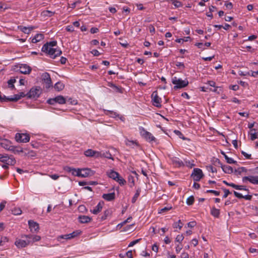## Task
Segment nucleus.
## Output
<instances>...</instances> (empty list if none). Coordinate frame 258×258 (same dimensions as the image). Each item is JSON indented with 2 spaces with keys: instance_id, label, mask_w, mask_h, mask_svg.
Here are the masks:
<instances>
[{
  "instance_id": "nucleus-1",
  "label": "nucleus",
  "mask_w": 258,
  "mask_h": 258,
  "mask_svg": "<svg viewBox=\"0 0 258 258\" xmlns=\"http://www.w3.org/2000/svg\"><path fill=\"white\" fill-rule=\"evenodd\" d=\"M41 51L53 59L60 55L62 53L61 50L57 46L56 41L47 42L44 44L41 48Z\"/></svg>"
},
{
  "instance_id": "nucleus-2",
  "label": "nucleus",
  "mask_w": 258,
  "mask_h": 258,
  "mask_svg": "<svg viewBox=\"0 0 258 258\" xmlns=\"http://www.w3.org/2000/svg\"><path fill=\"white\" fill-rule=\"evenodd\" d=\"M172 83L174 85V89L175 90L184 88L187 86L188 84V82L186 79L182 80L180 78H178L176 77L172 78Z\"/></svg>"
},
{
  "instance_id": "nucleus-3",
  "label": "nucleus",
  "mask_w": 258,
  "mask_h": 258,
  "mask_svg": "<svg viewBox=\"0 0 258 258\" xmlns=\"http://www.w3.org/2000/svg\"><path fill=\"white\" fill-rule=\"evenodd\" d=\"M92 174V170L89 168L77 169L76 176L87 177Z\"/></svg>"
},
{
  "instance_id": "nucleus-4",
  "label": "nucleus",
  "mask_w": 258,
  "mask_h": 258,
  "mask_svg": "<svg viewBox=\"0 0 258 258\" xmlns=\"http://www.w3.org/2000/svg\"><path fill=\"white\" fill-rule=\"evenodd\" d=\"M15 244L18 248H22L30 244V241L28 238H16Z\"/></svg>"
},
{
  "instance_id": "nucleus-5",
  "label": "nucleus",
  "mask_w": 258,
  "mask_h": 258,
  "mask_svg": "<svg viewBox=\"0 0 258 258\" xmlns=\"http://www.w3.org/2000/svg\"><path fill=\"white\" fill-rule=\"evenodd\" d=\"M191 176L195 181H200L204 176L202 170L200 168H194Z\"/></svg>"
},
{
  "instance_id": "nucleus-6",
  "label": "nucleus",
  "mask_w": 258,
  "mask_h": 258,
  "mask_svg": "<svg viewBox=\"0 0 258 258\" xmlns=\"http://www.w3.org/2000/svg\"><path fill=\"white\" fill-rule=\"evenodd\" d=\"M41 93L40 87L32 88L27 94L28 97L36 99L38 98Z\"/></svg>"
},
{
  "instance_id": "nucleus-7",
  "label": "nucleus",
  "mask_w": 258,
  "mask_h": 258,
  "mask_svg": "<svg viewBox=\"0 0 258 258\" xmlns=\"http://www.w3.org/2000/svg\"><path fill=\"white\" fill-rule=\"evenodd\" d=\"M169 159L171 161L172 164L175 167L180 168L184 166V162L179 158L173 156H170Z\"/></svg>"
},
{
  "instance_id": "nucleus-8",
  "label": "nucleus",
  "mask_w": 258,
  "mask_h": 258,
  "mask_svg": "<svg viewBox=\"0 0 258 258\" xmlns=\"http://www.w3.org/2000/svg\"><path fill=\"white\" fill-rule=\"evenodd\" d=\"M152 100L154 106L158 108L161 107V99L158 96L157 91H154L152 93Z\"/></svg>"
},
{
  "instance_id": "nucleus-9",
  "label": "nucleus",
  "mask_w": 258,
  "mask_h": 258,
  "mask_svg": "<svg viewBox=\"0 0 258 258\" xmlns=\"http://www.w3.org/2000/svg\"><path fill=\"white\" fill-rule=\"evenodd\" d=\"M47 103L51 105H53L56 103L60 104H63L66 103V99L62 96H58L55 98L49 99L47 100Z\"/></svg>"
},
{
  "instance_id": "nucleus-10",
  "label": "nucleus",
  "mask_w": 258,
  "mask_h": 258,
  "mask_svg": "<svg viewBox=\"0 0 258 258\" xmlns=\"http://www.w3.org/2000/svg\"><path fill=\"white\" fill-rule=\"evenodd\" d=\"M15 138L18 142L27 143L30 140L29 136L26 134L17 133L16 135Z\"/></svg>"
},
{
  "instance_id": "nucleus-11",
  "label": "nucleus",
  "mask_w": 258,
  "mask_h": 258,
  "mask_svg": "<svg viewBox=\"0 0 258 258\" xmlns=\"http://www.w3.org/2000/svg\"><path fill=\"white\" fill-rule=\"evenodd\" d=\"M0 161L7 164H14L15 160L13 157H9L7 155H3L0 154Z\"/></svg>"
},
{
  "instance_id": "nucleus-12",
  "label": "nucleus",
  "mask_w": 258,
  "mask_h": 258,
  "mask_svg": "<svg viewBox=\"0 0 258 258\" xmlns=\"http://www.w3.org/2000/svg\"><path fill=\"white\" fill-rule=\"evenodd\" d=\"M242 180L243 183H246L248 181L252 184H258V176H244L242 177Z\"/></svg>"
},
{
  "instance_id": "nucleus-13",
  "label": "nucleus",
  "mask_w": 258,
  "mask_h": 258,
  "mask_svg": "<svg viewBox=\"0 0 258 258\" xmlns=\"http://www.w3.org/2000/svg\"><path fill=\"white\" fill-rule=\"evenodd\" d=\"M105 114L106 115H109V116L112 118H114L115 119L118 118L122 122L125 121V117L123 115H120L119 114L117 113L116 112H114L113 111L107 110Z\"/></svg>"
},
{
  "instance_id": "nucleus-14",
  "label": "nucleus",
  "mask_w": 258,
  "mask_h": 258,
  "mask_svg": "<svg viewBox=\"0 0 258 258\" xmlns=\"http://www.w3.org/2000/svg\"><path fill=\"white\" fill-rule=\"evenodd\" d=\"M28 225L31 232L35 233L37 232L38 231L39 229V226L38 223H37V222H34L33 220H29Z\"/></svg>"
},
{
  "instance_id": "nucleus-15",
  "label": "nucleus",
  "mask_w": 258,
  "mask_h": 258,
  "mask_svg": "<svg viewBox=\"0 0 258 258\" xmlns=\"http://www.w3.org/2000/svg\"><path fill=\"white\" fill-rule=\"evenodd\" d=\"M84 155L87 157H95L99 158L101 156V152L93 150L92 149H88L84 152Z\"/></svg>"
},
{
  "instance_id": "nucleus-16",
  "label": "nucleus",
  "mask_w": 258,
  "mask_h": 258,
  "mask_svg": "<svg viewBox=\"0 0 258 258\" xmlns=\"http://www.w3.org/2000/svg\"><path fill=\"white\" fill-rule=\"evenodd\" d=\"M216 162L218 163V164L221 166L223 171L228 174H230L233 172V168L229 166V165H223L220 160L218 159H216Z\"/></svg>"
},
{
  "instance_id": "nucleus-17",
  "label": "nucleus",
  "mask_w": 258,
  "mask_h": 258,
  "mask_svg": "<svg viewBox=\"0 0 258 258\" xmlns=\"http://www.w3.org/2000/svg\"><path fill=\"white\" fill-rule=\"evenodd\" d=\"M21 238H28L29 241H30V244L36 241H38L40 240L41 237L38 235H23Z\"/></svg>"
},
{
  "instance_id": "nucleus-18",
  "label": "nucleus",
  "mask_w": 258,
  "mask_h": 258,
  "mask_svg": "<svg viewBox=\"0 0 258 258\" xmlns=\"http://www.w3.org/2000/svg\"><path fill=\"white\" fill-rule=\"evenodd\" d=\"M20 72L23 74H29L31 69L29 66L26 64H21L19 67Z\"/></svg>"
},
{
  "instance_id": "nucleus-19",
  "label": "nucleus",
  "mask_w": 258,
  "mask_h": 258,
  "mask_svg": "<svg viewBox=\"0 0 258 258\" xmlns=\"http://www.w3.org/2000/svg\"><path fill=\"white\" fill-rule=\"evenodd\" d=\"M1 145L3 148L9 151H14L15 149V147L11 145L10 142L7 140L2 142Z\"/></svg>"
},
{
  "instance_id": "nucleus-20",
  "label": "nucleus",
  "mask_w": 258,
  "mask_h": 258,
  "mask_svg": "<svg viewBox=\"0 0 258 258\" xmlns=\"http://www.w3.org/2000/svg\"><path fill=\"white\" fill-rule=\"evenodd\" d=\"M103 205V203L99 202L93 210H90V212L94 214L97 215L102 210Z\"/></svg>"
},
{
  "instance_id": "nucleus-21",
  "label": "nucleus",
  "mask_w": 258,
  "mask_h": 258,
  "mask_svg": "<svg viewBox=\"0 0 258 258\" xmlns=\"http://www.w3.org/2000/svg\"><path fill=\"white\" fill-rule=\"evenodd\" d=\"M18 28L25 34H29L35 27L33 26L25 27L20 26L18 27Z\"/></svg>"
},
{
  "instance_id": "nucleus-22",
  "label": "nucleus",
  "mask_w": 258,
  "mask_h": 258,
  "mask_svg": "<svg viewBox=\"0 0 258 258\" xmlns=\"http://www.w3.org/2000/svg\"><path fill=\"white\" fill-rule=\"evenodd\" d=\"M44 39V35L42 33H38L32 38L31 42L33 43L38 42Z\"/></svg>"
},
{
  "instance_id": "nucleus-23",
  "label": "nucleus",
  "mask_w": 258,
  "mask_h": 258,
  "mask_svg": "<svg viewBox=\"0 0 258 258\" xmlns=\"http://www.w3.org/2000/svg\"><path fill=\"white\" fill-rule=\"evenodd\" d=\"M107 174L108 176V177L113 179L114 180L119 175V174L118 172H117L113 170H108L107 172Z\"/></svg>"
},
{
  "instance_id": "nucleus-24",
  "label": "nucleus",
  "mask_w": 258,
  "mask_h": 258,
  "mask_svg": "<svg viewBox=\"0 0 258 258\" xmlns=\"http://www.w3.org/2000/svg\"><path fill=\"white\" fill-rule=\"evenodd\" d=\"M78 219L79 221L81 223H87L91 221V218L87 216L82 215L80 216Z\"/></svg>"
},
{
  "instance_id": "nucleus-25",
  "label": "nucleus",
  "mask_w": 258,
  "mask_h": 258,
  "mask_svg": "<svg viewBox=\"0 0 258 258\" xmlns=\"http://www.w3.org/2000/svg\"><path fill=\"white\" fill-rule=\"evenodd\" d=\"M102 198L104 200H105L107 201H111L114 199L115 193L113 192L103 194L102 196Z\"/></svg>"
},
{
  "instance_id": "nucleus-26",
  "label": "nucleus",
  "mask_w": 258,
  "mask_h": 258,
  "mask_svg": "<svg viewBox=\"0 0 258 258\" xmlns=\"http://www.w3.org/2000/svg\"><path fill=\"white\" fill-rule=\"evenodd\" d=\"M55 14V12L49 10H45L41 12V16L44 17H51Z\"/></svg>"
},
{
  "instance_id": "nucleus-27",
  "label": "nucleus",
  "mask_w": 258,
  "mask_h": 258,
  "mask_svg": "<svg viewBox=\"0 0 258 258\" xmlns=\"http://www.w3.org/2000/svg\"><path fill=\"white\" fill-rule=\"evenodd\" d=\"M7 101H17L19 100L21 98V96L19 95H15L13 97H6L4 96Z\"/></svg>"
},
{
  "instance_id": "nucleus-28",
  "label": "nucleus",
  "mask_w": 258,
  "mask_h": 258,
  "mask_svg": "<svg viewBox=\"0 0 258 258\" xmlns=\"http://www.w3.org/2000/svg\"><path fill=\"white\" fill-rule=\"evenodd\" d=\"M211 214L213 216L218 218L220 215V210L215 207H213L211 210Z\"/></svg>"
},
{
  "instance_id": "nucleus-29",
  "label": "nucleus",
  "mask_w": 258,
  "mask_h": 258,
  "mask_svg": "<svg viewBox=\"0 0 258 258\" xmlns=\"http://www.w3.org/2000/svg\"><path fill=\"white\" fill-rule=\"evenodd\" d=\"M64 170L67 172H70L74 176H76L77 169L71 167L70 166H66L64 167Z\"/></svg>"
},
{
  "instance_id": "nucleus-30",
  "label": "nucleus",
  "mask_w": 258,
  "mask_h": 258,
  "mask_svg": "<svg viewBox=\"0 0 258 258\" xmlns=\"http://www.w3.org/2000/svg\"><path fill=\"white\" fill-rule=\"evenodd\" d=\"M100 157H105L109 159H111L112 160H114L113 157L109 151L103 153L101 152V156Z\"/></svg>"
},
{
  "instance_id": "nucleus-31",
  "label": "nucleus",
  "mask_w": 258,
  "mask_h": 258,
  "mask_svg": "<svg viewBox=\"0 0 258 258\" xmlns=\"http://www.w3.org/2000/svg\"><path fill=\"white\" fill-rule=\"evenodd\" d=\"M64 87L63 83L58 82L54 85V88L55 90L60 91L64 88Z\"/></svg>"
},
{
  "instance_id": "nucleus-32",
  "label": "nucleus",
  "mask_w": 258,
  "mask_h": 258,
  "mask_svg": "<svg viewBox=\"0 0 258 258\" xmlns=\"http://www.w3.org/2000/svg\"><path fill=\"white\" fill-rule=\"evenodd\" d=\"M170 2L174 5L175 8L182 7V3L178 0H170Z\"/></svg>"
},
{
  "instance_id": "nucleus-33",
  "label": "nucleus",
  "mask_w": 258,
  "mask_h": 258,
  "mask_svg": "<svg viewBox=\"0 0 258 258\" xmlns=\"http://www.w3.org/2000/svg\"><path fill=\"white\" fill-rule=\"evenodd\" d=\"M222 154L224 155V158L228 163L233 164L236 163V161H235L233 158L229 157L225 153L222 152Z\"/></svg>"
},
{
  "instance_id": "nucleus-34",
  "label": "nucleus",
  "mask_w": 258,
  "mask_h": 258,
  "mask_svg": "<svg viewBox=\"0 0 258 258\" xmlns=\"http://www.w3.org/2000/svg\"><path fill=\"white\" fill-rule=\"evenodd\" d=\"M125 144L126 146L132 148H134L135 146H138V144L136 142L128 139L125 140Z\"/></svg>"
},
{
  "instance_id": "nucleus-35",
  "label": "nucleus",
  "mask_w": 258,
  "mask_h": 258,
  "mask_svg": "<svg viewBox=\"0 0 258 258\" xmlns=\"http://www.w3.org/2000/svg\"><path fill=\"white\" fill-rule=\"evenodd\" d=\"M115 181L118 182L120 185H124L126 183L125 180L120 175L117 177Z\"/></svg>"
},
{
  "instance_id": "nucleus-36",
  "label": "nucleus",
  "mask_w": 258,
  "mask_h": 258,
  "mask_svg": "<svg viewBox=\"0 0 258 258\" xmlns=\"http://www.w3.org/2000/svg\"><path fill=\"white\" fill-rule=\"evenodd\" d=\"M184 166H186V167L190 168H191L192 167L195 166L194 160H185L184 162Z\"/></svg>"
},
{
  "instance_id": "nucleus-37",
  "label": "nucleus",
  "mask_w": 258,
  "mask_h": 258,
  "mask_svg": "<svg viewBox=\"0 0 258 258\" xmlns=\"http://www.w3.org/2000/svg\"><path fill=\"white\" fill-rule=\"evenodd\" d=\"M144 138L149 142L154 141L155 140V138L150 132L145 135Z\"/></svg>"
},
{
  "instance_id": "nucleus-38",
  "label": "nucleus",
  "mask_w": 258,
  "mask_h": 258,
  "mask_svg": "<svg viewBox=\"0 0 258 258\" xmlns=\"http://www.w3.org/2000/svg\"><path fill=\"white\" fill-rule=\"evenodd\" d=\"M12 213L14 215H20L22 213V210L20 208L15 207L12 210Z\"/></svg>"
},
{
  "instance_id": "nucleus-39",
  "label": "nucleus",
  "mask_w": 258,
  "mask_h": 258,
  "mask_svg": "<svg viewBox=\"0 0 258 258\" xmlns=\"http://www.w3.org/2000/svg\"><path fill=\"white\" fill-rule=\"evenodd\" d=\"M108 86L112 88L117 92H121V89L112 83H108Z\"/></svg>"
},
{
  "instance_id": "nucleus-40",
  "label": "nucleus",
  "mask_w": 258,
  "mask_h": 258,
  "mask_svg": "<svg viewBox=\"0 0 258 258\" xmlns=\"http://www.w3.org/2000/svg\"><path fill=\"white\" fill-rule=\"evenodd\" d=\"M81 232H82L81 231L78 230L73 231L71 233L69 234V235H70V238L72 239V238H75L76 236L81 234Z\"/></svg>"
},
{
  "instance_id": "nucleus-41",
  "label": "nucleus",
  "mask_w": 258,
  "mask_h": 258,
  "mask_svg": "<svg viewBox=\"0 0 258 258\" xmlns=\"http://www.w3.org/2000/svg\"><path fill=\"white\" fill-rule=\"evenodd\" d=\"M183 224L181 222L180 220H179L178 222H175L173 224V228H178L179 230L181 229L182 227Z\"/></svg>"
},
{
  "instance_id": "nucleus-42",
  "label": "nucleus",
  "mask_w": 258,
  "mask_h": 258,
  "mask_svg": "<svg viewBox=\"0 0 258 258\" xmlns=\"http://www.w3.org/2000/svg\"><path fill=\"white\" fill-rule=\"evenodd\" d=\"M140 192H141V190L140 189H138L136 190V192L135 193V195L134 196V197L132 200V202L133 203H134L136 202L137 199L138 198L139 196H140Z\"/></svg>"
},
{
  "instance_id": "nucleus-43",
  "label": "nucleus",
  "mask_w": 258,
  "mask_h": 258,
  "mask_svg": "<svg viewBox=\"0 0 258 258\" xmlns=\"http://www.w3.org/2000/svg\"><path fill=\"white\" fill-rule=\"evenodd\" d=\"M250 139L251 140L253 141L258 138V132H254L252 133H248Z\"/></svg>"
},
{
  "instance_id": "nucleus-44",
  "label": "nucleus",
  "mask_w": 258,
  "mask_h": 258,
  "mask_svg": "<svg viewBox=\"0 0 258 258\" xmlns=\"http://www.w3.org/2000/svg\"><path fill=\"white\" fill-rule=\"evenodd\" d=\"M9 241V238L7 237H2L0 240V246L4 245L6 243Z\"/></svg>"
},
{
  "instance_id": "nucleus-45",
  "label": "nucleus",
  "mask_w": 258,
  "mask_h": 258,
  "mask_svg": "<svg viewBox=\"0 0 258 258\" xmlns=\"http://www.w3.org/2000/svg\"><path fill=\"white\" fill-rule=\"evenodd\" d=\"M45 88L48 89L52 87V84L51 79L44 81Z\"/></svg>"
},
{
  "instance_id": "nucleus-46",
  "label": "nucleus",
  "mask_w": 258,
  "mask_h": 258,
  "mask_svg": "<svg viewBox=\"0 0 258 258\" xmlns=\"http://www.w3.org/2000/svg\"><path fill=\"white\" fill-rule=\"evenodd\" d=\"M62 239H64L67 240V239H70L71 238H70V235H69V234H65V235H61L57 237V239L58 241H60Z\"/></svg>"
},
{
  "instance_id": "nucleus-47",
  "label": "nucleus",
  "mask_w": 258,
  "mask_h": 258,
  "mask_svg": "<svg viewBox=\"0 0 258 258\" xmlns=\"http://www.w3.org/2000/svg\"><path fill=\"white\" fill-rule=\"evenodd\" d=\"M194 202V198L193 196H190L186 199V204L188 205H191Z\"/></svg>"
},
{
  "instance_id": "nucleus-48",
  "label": "nucleus",
  "mask_w": 258,
  "mask_h": 258,
  "mask_svg": "<svg viewBox=\"0 0 258 258\" xmlns=\"http://www.w3.org/2000/svg\"><path fill=\"white\" fill-rule=\"evenodd\" d=\"M206 169L209 172H211L212 173H215L217 172L216 168H214L212 165H209L206 166Z\"/></svg>"
},
{
  "instance_id": "nucleus-49",
  "label": "nucleus",
  "mask_w": 258,
  "mask_h": 258,
  "mask_svg": "<svg viewBox=\"0 0 258 258\" xmlns=\"http://www.w3.org/2000/svg\"><path fill=\"white\" fill-rule=\"evenodd\" d=\"M184 239V237L182 234L178 235L175 238V241L181 243Z\"/></svg>"
},
{
  "instance_id": "nucleus-50",
  "label": "nucleus",
  "mask_w": 258,
  "mask_h": 258,
  "mask_svg": "<svg viewBox=\"0 0 258 258\" xmlns=\"http://www.w3.org/2000/svg\"><path fill=\"white\" fill-rule=\"evenodd\" d=\"M140 133H141V135L145 137V135H146L149 132L147 131L144 127H141L140 128Z\"/></svg>"
},
{
  "instance_id": "nucleus-51",
  "label": "nucleus",
  "mask_w": 258,
  "mask_h": 258,
  "mask_svg": "<svg viewBox=\"0 0 258 258\" xmlns=\"http://www.w3.org/2000/svg\"><path fill=\"white\" fill-rule=\"evenodd\" d=\"M42 78L43 81L51 79L49 74L47 73H45L43 74L42 75Z\"/></svg>"
},
{
  "instance_id": "nucleus-52",
  "label": "nucleus",
  "mask_w": 258,
  "mask_h": 258,
  "mask_svg": "<svg viewBox=\"0 0 258 258\" xmlns=\"http://www.w3.org/2000/svg\"><path fill=\"white\" fill-rule=\"evenodd\" d=\"M237 190H245L247 191V192H249V189L246 188V186L244 185H238V187L237 188Z\"/></svg>"
},
{
  "instance_id": "nucleus-53",
  "label": "nucleus",
  "mask_w": 258,
  "mask_h": 258,
  "mask_svg": "<svg viewBox=\"0 0 258 258\" xmlns=\"http://www.w3.org/2000/svg\"><path fill=\"white\" fill-rule=\"evenodd\" d=\"M247 75L248 76L255 77L258 75V71L248 72H247Z\"/></svg>"
},
{
  "instance_id": "nucleus-54",
  "label": "nucleus",
  "mask_w": 258,
  "mask_h": 258,
  "mask_svg": "<svg viewBox=\"0 0 258 258\" xmlns=\"http://www.w3.org/2000/svg\"><path fill=\"white\" fill-rule=\"evenodd\" d=\"M195 45L197 46L200 49H201L202 50L205 49V46L204 45V43L199 42V43H196Z\"/></svg>"
},
{
  "instance_id": "nucleus-55",
  "label": "nucleus",
  "mask_w": 258,
  "mask_h": 258,
  "mask_svg": "<svg viewBox=\"0 0 258 258\" xmlns=\"http://www.w3.org/2000/svg\"><path fill=\"white\" fill-rule=\"evenodd\" d=\"M206 192L207 193H212L214 195L216 196H218L220 195V191H217V190H212V189H210V190H207Z\"/></svg>"
},
{
  "instance_id": "nucleus-56",
  "label": "nucleus",
  "mask_w": 258,
  "mask_h": 258,
  "mask_svg": "<svg viewBox=\"0 0 258 258\" xmlns=\"http://www.w3.org/2000/svg\"><path fill=\"white\" fill-rule=\"evenodd\" d=\"M224 5L229 10H231L233 8V5L231 2H226Z\"/></svg>"
},
{
  "instance_id": "nucleus-57",
  "label": "nucleus",
  "mask_w": 258,
  "mask_h": 258,
  "mask_svg": "<svg viewBox=\"0 0 258 258\" xmlns=\"http://www.w3.org/2000/svg\"><path fill=\"white\" fill-rule=\"evenodd\" d=\"M141 239H136V240H135L134 241H131L128 246V247H132V246H133L134 245H135L136 244H137V243L139 242V241Z\"/></svg>"
},
{
  "instance_id": "nucleus-58",
  "label": "nucleus",
  "mask_w": 258,
  "mask_h": 258,
  "mask_svg": "<svg viewBox=\"0 0 258 258\" xmlns=\"http://www.w3.org/2000/svg\"><path fill=\"white\" fill-rule=\"evenodd\" d=\"M172 207L170 206V207H165L162 209H161L160 210V212H159V213H164L166 211H167L168 210H170V209H171Z\"/></svg>"
},
{
  "instance_id": "nucleus-59",
  "label": "nucleus",
  "mask_w": 258,
  "mask_h": 258,
  "mask_svg": "<svg viewBox=\"0 0 258 258\" xmlns=\"http://www.w3.org/2000/svg\"><path fill=\"white\" fill-rule=\"evenodd\" d=\"M15 81L13 80H10L8 81V86L9 88H13L14 87V83Z\"/></svg>"
},
{
  "instance_id": "nucleus-60",
  "label": "nucleus",
  "mask_w": 258,
  "mask_h": 258,
  "mask_svg": "<svg viewBox=\"0 0 258 258\" xmlns=\"http://www.w3.org/2000/svg\"><path fill=\"white\" fill-rule=\"evenodd\" d=\"M241 154L245 157L246 159H251V154H248L244 151H241Z\"/></svg>"
},
{
  "instance_id": "nucleus-61",
  "label": "nucleus",
  "mask_w": 258,
  "mask_h": 258,
  "mask_svg": "<svg viewBox=\"0 0 258 258\" xmlns=\"http://www.w3.org/2000/svg\"><path fill=\"white\" fill-rule=\"evenodd\" d=\"M237 171L239 172V173H241L243 172H246L247 169L245 167H241L238 169Z\"/></svg>"
},
{
  "instance_id": "nucleus-62",
  "label": "nucleus",
  "mask_w": 258,
  "mask_h": 258,
  "mask_svg": "<svg viewBox=\"0 0 258 258\" xmlns=\"http://www.w3.org/2000/svg\"><path fill=\"white\" fill-rule=\"evenodd\" d=\"M234 195L236 198H239V199H242V198H243V196L241 194L235 191H234Z\"/></svg>"
},
{
  "instance_id": "nucleus-63",
  "label": "nucleus",
  "mask_w": 258,
  "mask_h": 258,
  "mask_svg": "<svg viewBox=\"0 0 258 258\" xmlns=\"http://www.w3.org/2000/svg\"><path fill=\"white\" fill-rule=\"evenodd\" d=\"M167 258H177L176 255L169 251L167 252Z\"/></svg>"
},
{
  "instance_id": "nucleus-64",
  "label": "nucleus",
  "mask_w": 258,
  "mask_h": 258,
  "mask_svg": "<svg viewBox=\"0 0 258 258\" xmlns=\"http://www.w3.org/2000/svg\"><path fill=\"white\" fill-rule=\"evenodd\" d=\"M181 258H189L188 254L187 252H182L180 255Z\"/></svg>"
}]
</instances>
